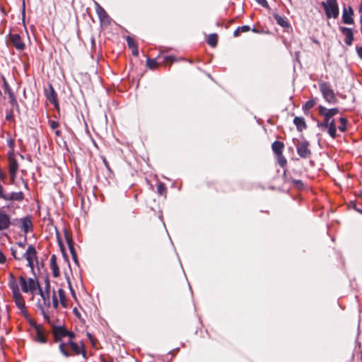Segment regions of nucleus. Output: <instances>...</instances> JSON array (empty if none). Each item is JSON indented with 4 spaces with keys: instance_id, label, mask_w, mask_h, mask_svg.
<instances>
[{
    "instance_id": "nucleus-1",
    "label": "nucleus",
    "mask_w": 362,
    "mask_h": 362,
    "mask_svg": "<svg viewBox=\"0 0 362 362\" xmlns=\"http://www.w3.org/2000/svg\"><path fill=\"white\" fill-rule=\"evenodd\" d=\"M12 256L17 260L25 259L27 260V265L34 270L35 264L37 263V251L33 245H29L26 250L22 248H17L12 247L11 248Z\"/></svg>"
},
{
    "instance_id": "nucleus-28",
    "label": "nucleus",
    "mask_w": 362,
    "mask_h": 362,
    "mask_svg": "<svg viewBox=\"0 0 362 362\" xmlns=\"http://www.w3.org/2000/svg\"><path fill=\"white\" fill-rule=\"evenodd\" d=\"M250 30V28L249 25H243L240 27L237 28L235 31L233 32V36L238 37L240 35V32L245 33Z\"/></svg>"
},
{
    "instance_id": "nucleus-52",
    "label": "nucleus",
    "mask_w": 362,
    "mask_h": 362,
    "mask_svg": "<svg viewBox=\"0 0 362 362\" xmlns=\"http://www.w3.org/2000/svg\"><path fill=\"white\" fill-rule=\"evenodd\" d=\"M59 132H59V130H57V131H56V134L59 135Z\"/></svg>"
},
{
    "instance_id": "nucleus-5",
    "label": "nucleus",
    "mask_w": 362,
    "mask_h": 362,
    "mask_svg": "<svg viewBox=\"0 0 362 362\" xmlns=\"http://www.w3.org/2000/svg\"><path fill=\"white\" fill-rule=\"evenodd\" d=\"M319 112L324 117V121L321 123L318 122L317 127L324 130L327 128L328 124L332 119V117L339 112V109L336 107L327 109L324 106L320 105L319 106Z\"/></svg>"
},
{
    "instance_id": "nucleus-27",
    "label": "nucleus",
    "mask_w": 362,
    "mask_h": 362,
    "mask_svg": "<svg viewBox=\"0 0 362 362\" xmlns=\"http://www.w3.org/2000/svg\"><path fill=\"white\" fill-rule=\"evenodd\" d=\"M218 36L216 33L210 34L207 39V42L211 47H215L217 45Z\"/></svg>"
},
{
    "instance_id": "nucleus-25",
    "label": "nucleus",
    "mask_w": 362,
    "mask_h": 362,
    "mask_svg": "<svg viewBox=\"0 0 362 362\" xmlns=\"http://www.w3.org/2000/svg\"><path fill=\"white\" fill-rule=\"evenodd\" d=\"M65 238H66V240L68 247L69 248V250H70V252H71V255L73 256V258L76 261V254H75V252H74V247L73 242L71 240V237L69 236V235L66 232H65Z\"/></svg>"
},
{
    "instance_id": "nucleus-17",
    "label": "nucleus",
    "mask_w": 362,
    "mask_h": 362,
    "mask_svg": "<svg viewBox=\"0 0 362 362\" xmlns=\"http://www.w3.org/2000/svg\"><path fill=\"white\" fill-rule=\"evenodd\" d=\"M10 225L11 220L9 216L0 209V230L7 229Z\"/></svg>"
},
{
    "instance_id": "nucleus-42",
    "label": "nucleus",
    "mask_w": 362,
    "mask_h": 362,
    "mask_svg": "<svg viewBox=\"0 0 362 362\" xmlns=\"http://www.w3.org/2000/svg\"><path fill=\"white\" fill-rule=\"evenodd\" d=\"M50 127L52 129H55L59 127V123L56 121H51Z\"/></svg>"
},
{
    "instance_id": "nucleus-49",
    "label": "nucleus",
    "mask_w": 362,
    "mask_h": 362,
    "mask_svg": "<svg viewBox=\"0 0 362 362\" xmlns=\"http://www.w3.org/2000/svg\"><path fill=\"white\" fill-rule=\"evenodd\" d=\"M359 12L362 13V1H361V4H360V6H359Z\"/></svg>"
},
{
    "instance_id": "nucleus-3",
    "label": "nucleus",
    "mask_w": 362,
    "mask_h": 362,
    "mask_svg": "<svg viewBox=\"0 0 362 362\" xmlns=\"http://www.w3.org/2000/svg\"><path fill=\"white\" fill-rule=\"evenodd\" d=\"M8 286L12 291L13 298L16 303V306L21 310H23L25 309V301L23 296L20 292L18 284L13 274H9Z\"/></svg>"
},
{
    "instance_id": "nucleus-30",
    "label": "nucleus",
    "mask_w": 362,
    "mask_h": 362,
    "mask_svg": "<svg viewBox=\"0 0 362 362\" xmlns=\"http://www.w3.org/2000/svg\"><path fill=\"white\" fill-rule=\"evenodd\" d=\"M339 122L340 125L338 127V129L340 132H344L346 129L347 119L344 117H340Z\"/></svg>"
},
{
    "instance_id": "nucleus-54",
    "label": "nucleus",
    "mask_w": 362,
    "mask_h": 362,
    "mask_svg": "<svg viewBox=\"0 0 362 362\" xmlns=\"http://www.w3.org/2000/svg\"><path fill=\"white\" fill-rule=\"evenodd\" d=\"M252 30L253 32H256V29H255V28H253Z\"/></svg>"
},
{
    "instance_id": "nucleus-46",
    "label": "nucleus",
    "mask_w": 362,
    "mask_h": 362,
    "mask_svg": "<svg viewBox=\"0 0 362 362\" xmlns=\"http://www.w3.org/2000/svg\"><path fill=\"white\" fill-rule=\"evenodd\" d=\"M69 287H70V289H71V294H72V296L76 298V294H75V292L74 291V290L71 288V285L69 284Z\"/></svg>"
},
{
    "instance_id": "nucleus-6",
    "label": "nucleus",
    "mask_w": 362,
    "mask_h": 362,
    "mask_svg": "<svg viewBox=\"0 0 362 362\" xmlns=\"http://www.w3.org/2000/svg\"><path fill=\"white\" fill-rule=\"evenodd\" d=\"M39 294L41 299L38 301V305L40 306L43 315L46 317L45 308H49L51 305L50 300V286L48 281L45 283V290L39 288Z\"/></svg>"
},
{
    "instance_id": "nucleus-45",
    "label": "nucleus",
    "mask_w": 362,
    "mask_h": 362,
    "mask_svg": "<svg viewBox=\"0 0 362 362\" xmlns=\"http://www.w3.org/2000/svg\"><path fill=\"white\" fill-rule=\"evenodd\" d=\"M358 56L362 59V47H356Z\"/></svg>"
},
{
    "instance_id": "nucleus-16",
    "label": "nucleus",
    "mask_w": 362,
    "mask_h": 362,
    "mask_svg": "<svg viewBox=\"0 0 362 362\" xmlns=\"http://www.w3.org/2000/svg\"><path fill=\"white\" fill-rule=\"evenodd\" d=\"M45 95L47 99L52 103L56 108H58V102L57 99V93L54 91L52 85H49V89L45 90Z\"/></svg>"
},
{
    "instance_id": "nucleus-21",
    "label": "nucleus",
    "mask_w": 362,
    "mask_h": 362,
    "mask_svg": "<svg viewBox=\"0 0 362 362\" xmlns=\"http://www.w3.org/2000/svg\"><path fill=\"white\" fill-rule=\"evenodd\" d=\"M284 146V144L279 141H275L272 145V151L276 156L282 153Z\"/></svg>"
},
{
    "instance_id": "nucleus-22",
    "label": "nucleus",
    "mask_w": 362,
    "mask_h": 362,
    "mask_svg": "<svg viewBox=\"0 0 362 362\" xmlns=\"http://www.w3.org/2000/svg\"><path fill=\"white\" fill-rule=\"evenodd\" d=\"M50 265L54 276H58L59 274V269L57 265L56 257L52 255L50 259Z\"/></svg>"
},
{
    "instance_id": "nucleus-14",
    "label": "nucleus",
    "mask_w": 362,
    "mask_h": 362,
    "mask_svg": "<svg viewBox=\"0 0 362 362\" xmlns=\"http://www.w3.org/2000/svg\"><path fill=\"white\" fill-rule=\"evenodd\" d=\"M354 10L351 6H348L346 8V7L343 9V14H342V21L343 23L348 25L354 24Z\"/></svg>"
},
{
    "instance_id": "nucleus-29",
    "label": "nucleus",
    "mask_w": 362,
    "mask_h": 362,
    "mask_svg": "<svg viewBox=\"0 0 362 362\" xmlns=\"http://www.w3.org/2000/svg\"><path fill=\"white\" fill-rule=\"evenodd\" d=\"M58 295H59V300H60L61 304L64 307H66V300L64 291L63 289H62V288H59V290H58Z\"/></svg>"
},
{
    "instance_id": "nucleus-48",
    "label": "nucleus",
    "mask_w": 362,
    "mask_h": 362,
    "mask_svg": "<svg viewBox=\"0 0 362 362\" xmlns=\"http://www.w3.org/2000/svg\"><path fill=\"white\" fill-rule=\"evenodd\" d=\"M103 162H104V163H105V166L108 168L107 162V160H106V159H105V158H103Z\"/></svg>"
},
{
    "instance_id": "nucleus-40",
    "label": "nucleus",
    "mask_w": 362,
    "mask_h": 362,
    "mask_svg": "<svg viewBox=\"0 0 362 362\" xmlns=\"http://www.w3.org/2000/svg\"><path fill=\"white\" fill-rule=\"evenodd\" d=\"M98 13L100 18L105 17L107 16L106 12L102 8H100L98 10Z\"/></svg>"
},
{
    "instance_id": "nucleus-47",
    "label": "nucleus",
    "mask_w": 362,
    "mask_h": 362,
    "mask_svg": "<svg viewBox=\"0 0 362 362\" xmlns=\"http://www.w3.org/2000/svg\"><path fill=\"white\" fill-rule=\"evenodd\" d=\"M355 210L361 214H362V209H358V208H356V206L354 207Z\"/></svg>"
},
{
    "instance_id": "nucleus-50",
    "label": "nucleus",
    "mask_w": 362,
    "mask_h": 362,
    "mask_svg": "<svg viewBox=\"0 0 362 362\" xmlns=\"http://www.w3.org/2000/svg\"><path fill=\"white\" fill-rule=\"evenodd\" d=\"M361 29H362V16L360 18Z\"/></svg>"
},
{
    "instance_id": "nucleus-41",
    "label": "nucleus",
    "mask_w": 362,
    "mask_h": 362,
    "mask_svg": "<svg viewBox=\"0 0 362 362\" xmlns=\"http://www.w3.org/2000/svg\"><path fill=\"white\" fill-rule=\"evenodd\" d=\"M165 62H169L170 63H173L175 61V59L173 56H167L164 58Z\"/></svg>"
},
{
    "instance_id": "nucleus-15",
    "label": "nucleus",
    "mask_w": 362,
    "mask_h": 362,
    "mask_svg": "<svg viewBox=\"0 0 362 362\" xmlns=\"http://www.w3.org/2000/svg\"><path fill=\"white\" fill-rule=\"evenodd\" d=\"M341 32L345 35L344 42L346 45L351 46L354 40L353 30L346 27H339Z\"/></svg>"
},
{
    "instance_id": "nucleus-36",
    "label": "nucleus",
    "mask_w": 362,
    "mask_h": 362,
    "mask_svg": "<svg viewBox=\"0 0 362 362\" xmlns=\"http://www.w3.org/2000/svg\"><path fill=\"white\" fill-rule=\"evenodd\" d=\"M52 304L54 308H57L59 305L54 291L52 292Z\"/></svg>"
},
{
    "instance_id": "nucleus-34",
    "label": "nucleus",
    "mask_w": 362,
    "mask_h": 362,
    "mask_svg": "<svg viewBox=\"0 0 362 362\" xmlns=\"http://www.w3.org/2000/svg\"><path fill=\"white\" fill-rule=\"evenodd\" d=\"M315 103H316L315 100H313V99L307 101L305 103V104L303 105V109H305V110H310V109H311L312 107H314Z\"/></svg>"
},
{
    "instance_id": "nucleus-11",
    "label": "nucleus",
    "mask_w": 362,
    "mask_h": 362,
    "mask_svg": "<svg viewBox=\"0 0 362 362\" xmlns=\"http://www.w3.org/2000/svg\"><path fill=\"white\" fill-rule=\"evenodd\" d=\"M8 165L10 177L11 181L13 182L16 179V173L18 169V162L13 155H11L8 158Z\"/></svg>"
},
{
    "instance_id": "nucleus-38",
    "label": "nucleus",
    "mask_w": 362,
    "mask_h": 362,
    "mask_svg": "<svg viewBox=\"0 0 362 362\" xmlns=\"http://www.w3.org/2000/svg\"><path fill=\"white\" fill-rule=\"evenodd\" d=\"M6 262V257L0 250V264H4Z\"/></svg>"
},
{
    "instance_id": "nucleus-10",
    "label": "nucleus",
    "mask_w": 362,
    "mask_h": 362,
    "mask_svg": "<svg viewBox=\"0 0 362 362\" xmlns=\"http://www.w3.org/2000/svg\"><path fill=\"white\" fill-rule=\"evenodd\" d=\"M53 332L55 340L57 342H60L61 339L64 337H69V339L71 340H72V339L74 337V334L73 332H69L67 329L62 327H54Z\"/></svg>"
},
{
    "instance_id": "nucleus-26",
    "label": "nucleus",
    "mask_w": 362,
    "mask_h": 362,
    "mask_svg": "<svg viewBox=\"0 0 362 362\" xmlns=\"http://www.w3.org/2000/svg\"><path fill=\"white\" fill-rule=\"evenodd\" d=\"M8 94L10 104L13 108H16L17 110H18V104L14 94L10 90H8Z\"/></svg>"
},
{
    "instance_id": "nucleus-44",
    "label": "nucleus",
    "mask_w": 362,
    "mask_h": 362,
    "mask_svg": "<svg viewBox=\"0 0 362 362\" xmlns=\"http://www.w3.org/2000/svg\"><path fill=\"white\" fill-rule=\"evenodd\" d=\"M13 247H16L17 248H22L23 250H25V243H18L16 245H15Z\"/></svg>"
},
{
    "instance_id": "nucleus-8",
    "label": "nucleus",
    "mask_w": 362,
    "mask_h": 362,
    "mask_svg": "<svg viewBox=\"0 0 362 362\" xmlns=\"http://www.w3.org/2000/svg\"><path fill=\"white\" fill-rule=\"evenodd\" d=\"M327 18H337L339 16V6L337 0H327L321 3Z\"/></svg>"
},
{
    "instance_id": "nucleus-23",
    "label": "nucleus",
    "mask_w": 362,
    "mask_h": 362,
    "mask_svg": "<svg viewBox=\"0 0 362 362\" xmlns=\"http://www.w3.org/2000/svg\"><path fill=\"white\" fill-rule=\"evenodd\" d=\"M35 331H36V337L35 340L40 343H45L46 342V337L44 335V334L41 332L40 328L37 327V325L35 326Z\"/></svg>"
},
{
    "instance_id": "nucleus-33",
    "label": "nucleus",
    "mask_w": 362,
    "mask_h": 362,
    "mask_svg": "<svg viewBox=\"0 0 362 362\" xmlns=\"http://www.w3.org/2000/svg\"><path fill=\"white\" fill-rule=\"evenodd\" d=\"M146 65L148 68L153 69L157 66L158 63L155 59H148L146 61Z\"/></svg>"
},
{
    "instance_id": "nucleus-9",
    "label": "nucleus",
    "mask_w": 362,
    "mask_h": 362,
    "mask_svg": "<svg viewBox=\"0 0 362 362\" xmlns=\"http://www.w3.org/2000/svg\"><path fill=\"white\" fill-rule=\"evenodd\" d=\"M296 151L298 155L302 158H308L311 156V151L309 148V142L308 141H303L298 144L296 146Z\"/></svg>"
},
{
    "instance_id": "nucleus-53",
    "label": "nucleus",
    "mask_w": 362,
    "mask_h": 362,
    "mask_svg": "<svg viewBox=\"0 0 362 362\" xmlns=\"http://www.w3.org/2000/svg\"><path fill=\"white\" fill-rule=\"evenodd\" d=\"M103 362H113V361H106V360H103Z\"/></svg>"
},
{
    "instance_id": "nucleus-18",
    "label": "nucleus",
    "mask_w": 362,
    "mask_h": 362,
    "mask_svg": "<svg viewBox=\"0 0 362 362\" xmlns=\"http://www.w3.org/2000/svg\"><path fill=\"white\" fill-rule=\"evenodd\" d=\"M21 228L25 233H28L33 229V223L28 217L23 218L20 220Z\"/></svg>"
},
{
    "instance_id": "nucleus-13",
    "label": "nucleus",
    "mask_w": 362,
    "mask_h": 362,
    "mask_svg": "<svg viewBox=\"0 0 362 362\" xmlns=\"http://www.w3.org/2000/svg\"><path fill=\"white\" fill-rule=\"evenodd\" d=\"M0 198H2L6 201H21L23 199V194L22 192L5 194L2 189L1 193L0 194Z\"/></svg>"
},
{
    "instance_id": "nucleus-2",
    "label": "nucleus",
    "mask_w": 362,
    "mask_h": 362,
    "mask_svg": "<svg viewBox=\"0 0 362 362\" xmlns=\"http://www.w3.org/2000/svg\"><path fill=\"white\" fill-rule=\"evenodd\" d=\"M60 352L65 357H69L71 356V351H72L74 354L79 355L82 354L83 358H86V351L83 348V345H78L76 343L74 342L72 340L69 339L66 342H60L59 346Z\"/></svg>"
},
{
    "instance_id": "nucleus-19",
    "label": "nucleus",
    "mask_w": 362,
    "mask_h": 362,
    "mask_svg": "<svg viewBox=\"0 0 362 362\" xmlns=\"http://www.w3.org/2000/svg\"><path fill=\"white\" fill-rule=\"evenodd\" d=\"M293 123L298 132H302L307 127L305 119L303 117H295L293 119Z\"/></svg>"
},
{
    "instance_id": "nucleus-43",
    "label": "nucleus",
    "mask_w": 362,
    "mask_h": 362,
    "mask_svg": "<svg viewBox=\"0 0 362 362\" xmlns=\"http://www.w3.org/2000/svg\"><path fill=\"white\" fill-rule=\"evenodd\" d=\"M13 114L12 111H11L10 112L6 114V120L11 121L13 119Z\"/></svg>"
},
{
    "instance_id": "nucleus-12",
    "label": "nucleus",
    "mask_w": 362,
    "mask_h": 362,
    "mask_svg": "<svg viewBox=\"0 0 362 362\" xmlns=\"http://www.w3.org/2000/svg\"><path fill=\"white\" fill-rule=\"evenodd\" d=\"M10 40L13 46L18 51H23L25 45L18 34H11Z\"/></svg>"
},
{
    "instance_id": "nucleus-20",
    "label": "nucleus",
    "mask_w": 362,
    "mask_h": 362,
    "mask_svg": "<svg viewBox=\"0 0 362 362\" xmlns=\"http://www.w3.org/2000/svg\"><path fill=\"white\" fill-rule=\"evenodd\" d=\"M274 18L278 25L282 28H288L289 23L285 17H283L277 13L274 14Z\"/></svg>"
},
{
    "instance_id": "nucleus-4",
    "label": "nucleus",
    "mask_w": 362,
    "mask_h": 362,
    "mask_svg": "<svg viewBox=\"0 0 362 362\" xmlns=\"http://www.w3.org/2000/svg\"><path fill=\"white\" fill-rule=\"evenodd\" d=\"M318 85L319 90L325 100L329 104H336L337 98L329 83L325 81H320Z\"/></svg>"
},
{
    "instance_id": "nucleus-37",
    "label": "nucleus",
    "mask_w": 362,
    "mask_h": 362,
    "mask_svg": "<svg viewBox=\"0 0 362 362\" xmlns=\"http://www.w3.org/2000/svg\"><path fill=\"white\" fill-rule=\"evenodd\" d=\"M255 1L264 8H267L269 7L267 0H255Z\"/></svg>"
},
{
    "instance_id": "nucleus-35",
    "label": "nucleus",
    "mask_w": 362,
    "mask_h": 362,
    "mask_svg": "<svg viewBox=\"0 0 362 362\" xmlns=\"http://www.w3.org/2000/svg\"><path fill=\"white\" fill-rule=\"evenodd\" d=\"M278 158V163L281 167H284L286 164V159L285 157L281 154L277 155Z\"/></svg>"
},
{
    "instance_id": "nucleus-24",
    "label": "nucleus",
    "mask_w": 362,
    "mask_h": 362,
    "mask_svg": "<svg viewBox=\"0 0 362 362\" xmlns=\"http://www.w3.org/2000/svg\"><path fill=\"white\" fill-rule=\"evenodd\" d=\"M328 134H329V136L334 139L336 137V132H337V127H336V124H335V122H334V119H332L330 123L328 124Z\"/></svg>"
},
{
    "instance_id": "nucleus-7",
    "label": "nucleus",
    "mask_w": 362,
    "mask_h": 362,
    "mask_svg": "<svg viewBox=\"0 0 362 362\" xmlns=\"http://www.w3.org/2000/svg\"><path fill=\"white\" fill-rule=\"evenodd\" d=\"M19 282L24 293H30L34 294V292L39 288L40 285L38 281L35 279L28 278L26 279L23 276L19 277Z\"/></svg>"
},
{
    "instance_id": "nucleus-39",
    "label": "nucleus",
    "mask_w": 362,
    "mask_h": 362,
    "mask_svg": "<svg viewBox=\"0 0 362 362\" xmlns=\"http://www.w3.org/2000/svg\"><path fill=\"white\" fill-rule=\"evenodd\" d=\"M4 177H5L4 173L1 170H0V194L1 193V190L3 189V187L1 185V182L3 181Z\"/></svg>"
},
{
    "instance_id": "nucleus-32",
    "label": "nucleus",
    "mask_w": 362,
    "mask_h": 362,
    "mask_svg": "<svg viewBox=\"0 0 362 362\" xmlns=\"http://www.w3.org/2000/svg\"><path fill=\"white\" fill-rule=\"evenodd\" d=\"M157 192L160 195H165L167 192V188L163 183H159L157 187Z\"/></svg>"
},
{
    "instance_id": "nucleus-31",
    "label": "nucleus",
    "mask_w": 362,
    "mask_h": 362,
    "mask_svg": "<svg viewBox=\"0 0 362 362\" xmlns=\"http://www.w3.org/2000/svg\"><path fill=\"white\" fill-rule=\"evenodd\" d=\"M127 41L129 47L132 49V52L133 55H136V47L134 46V41L130 37H127Z\"/></svg>"
},
{
    "instance_id": "nucleus-51",
    "label": "nucleus",
    "mask_w": 362,
    "mask_h": 362,
    "mask_svg": "<svg viewBox=\"0 0 362 362\" xmlns=\"http://www.w3.org/2000/svg\"><path fill=\"white\" fill-rule=\"evenodd\" d=\"M296 183H298V184H300V185H302V182H301V181H300V180H297V181H296Z\"/></svg>"
}]
</instances>
